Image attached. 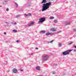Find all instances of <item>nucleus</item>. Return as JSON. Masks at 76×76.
Segmentation results:
<instances>
[{
	"label": "nucleus",
	"instance_id": "1",
	"mask_svg": "<svg viewBox=\"0 0 76 76\" xmlns=\"http://www.w3.org/2000/svg\"><path fill=\"white\" fill-rule=\"evenodd\" d=\"M46 0H42V1L41 2V4L44 3L43 4L42 6V12H44V11L47 10L48 9H49L50 6H52V4H51V2H49L48 3H47Z\"/></svg>",
	"mask_w": 76,
	"mask_h": 76
},
{
	"label": "nucleus",
	"instance_id": "2",
	"mask_svg": "<svg viewBox=\"0 0 76 76\" xmlns=\"http://www.w3.org/2000/svg\"><path fill=\"white\" fill-rule=\"evenodd\" d=\"M49 56L45 54L42 56V60L43 61H47L48 59Z\"/></svg>",
	"mask_w": 76,
	"mask_h": 76
},
{
	"label": "nucleus",
	"instance_id": "3",
	"mask_svg": "<svg viewBox=\"0 0 76 76\" xmlns=\"http://www.w3.org/2000/svg\"><path fill=\"white\" fill-rule=\"evenodd\" d=\"M73 50H69L67 51H65L63 52L62 53L63 56H66V55H68L69 54L70 52H71Z\"/></svg>",
	"mask_w": 76,
	"mask_h": 76
},
{
	"label": "nucleus",
	"instance_id": "4",
	"mask_svg": "<svg viewBox=\"0 0 76 76\" xmlns=\"http://www.w3.org/2000/svg\"><path fill=\"white\" fill-rule=\"evenodd\" d=\"M45 20V18H41L39 19V21L38 22V23H43L44 21Z\"/></svg>",
	"mask_w": 76,
	"mask_h": 76
},
{
	"label": "nucleus",
	"instance_id": "5",
	"mask_svg": "<svg viewBox=\"0 0 76 76\" xmlns=\"http://www.w3.org/2000/svg\"><path fill=\"white\" fill-rule=\"evenodd\" d=\"M31 5V3L30 2L26 4H25L24 5V7H26L27 6V7H29Z\"/></svg>",
	"mask_w": 76,
	"mask_h": 76
},
{
	"label": "nucleus",
	"instance_id": "6",
	"mask_svg": "<svg viewBox=\"0 0 76 76\" xmlns=\"http://www.w3.org/2000/svg\"><path fill=\"white\" fill-rule=\"evenodd\" d=\"M54 35L53 33L48 32L46 34V35L47 36H48V35Z\"/></svg>",
	"mask_w": 76,
	"mask_h": 76
},
{
	"label": "nucleus",
	"instance_id": "7",
	"mask_svg": "<svg viewBox=\"0 0 76 76\" xmlns=\"http://www.w3.org/2000/svg\"><path fill=\"white\" fill-rule=\"evenodd\" d=\"M34 23H35V22L34 21L32 22L31 23H30L28 24V26H31L33 25Z\"/></svg>",
	"mask_w": 76,
	"mask_h": 76
},
{
	"label": "nucleus",
	"instance_id": "8",
	"mask_svg": "<svg viewBox=\"0 0 76 76\" xmlns=\"http://www.w3.org/2000/svg\"><path fill=\"white\" fill-rule=\"evenodd\" d=\"M13 72L14 73H16L18 72V70L16 69H13Z\"/></svg>",
	"mask_w": 76,
	"mask_h": 76
},
{
	"label": "nucleus",
	"instance_id": "9",
	"mask_svg": "<svg viewBox=\"0 0 76 76\" xmlns=\"http://www.w3.org/2000/svg\"><path fill=\"white\" fill-rule=\"evenodd\" d=\"M67 43H68V45H71V44H73V42L69 41Z\"/></svg>",
	"mask_w": 76,
	"mask_h": 76
},
{
	"label": "nucleus",
	"instance_id": "10",
	"mask_svg": "<svg viewBox=\"0 0 76 76\" xmlns=\"http://www.w3.org/2000/svg\"><path fill=\"white\" fill-rule=\"evenodd\" d=\"M40 33H42V34H45V30L41 31H40Z\"/></svg>",
	"mask_w": 76,
	"mask_h": 76
},
{
	"label": "nucleus",
	"instance_id": "11",
	"mask_svg": "<svg viewBox=\"0 0 76 76\" xmlns=\"http://www.w3.org/2000/svg\"><path fill=\"white\" fill-rule=\"evenodd\" d=\"M18 4H17L16 3H15V7H16V8H18Z\"/></svg>",
	"mask_w": 76,
	"mask_h": 76
},
{
	"label": "nucleus",
	"instance_id": "12",
	"mask_svg": "<svg viewBox=\"0 0 76 76\" xmlns=\"http://www.w3.org/2000/svg\"><path fill=\"white\" fill-rule=\"evenodd\" d=\"M50 31H53V32H55V31H56V30L54 29V28H52L50 29Z\"/></svg>",
	"mask_w": 76,
	"mask_h": 76
},
{
	"label": "nucleus",
	"instance_id": "13",
	"mask_svg": "<svg viewBox=\"0 0 76 76\" xmlns=\"http://www.w3.org/2000/svg\"><path fill=\"white\" fill-rule=\"evenodd\" d=\"M7 1H5L3 2V4H7Z\"/></svg>",
	"mask_w": 76,
	"mask_h": 76
},
{
	"label": "nucleus",
	"instance_id": "14",
	"mask_svg": "<svg viewBox=\"0 0 76 76\" xmlns=\"http://www.w3.org/2000/svg\"><path fill=\"white\" fill-rule=\"evenodd\" d=\"M70 23L69 22H66L65 24L66 25H69Z\"/></svg>",
	"mask_w": 76,
	"mask_h": 76
},
{
	"label": "nucleus",
	"instance_id": "15",
	"mask_svg": "<svg viewBox=\"0 0 76 76\" xmlns=\"http://www.w3.org/2000/svg\"><path fill=\"white\" fill-rule=\"evenodd\" d=\"M36 69L37 70H39V66H37L36 67Z\"/></svg>",
	"mask_w": 76,
	"mask_h": 76
},
{
	"label": "nucleus",
	"instance_id": "16",
	"mask_svg": "<svg viewBox=\"0 0 76 76\" xmlns=\"http://www.w3.org/2000/svg\"><path fill=\"white\" fill-rule=\"evenodd\" d=\"M20 14L17 15H16V18H19V17H20Z\"/></svg>",
	"mask_w": 76,
	"mask_h": 76
},
{
	"label": "nucleus",
	"instance_id": "17",
	"mask_svg": "<svg viewBox=\"0 0 76 76\" xmlns=\"http://www.w3.org/2000/svg\"><path fill=\"white\" fill-rule=\"evenodd\" d=\"M13 32H17V30H15V29H14L13 30Z\"/></svg>",
	"mask_w": 76,
	"mask_h": 76
},
{
	"label": "nucleus",
	"instance_id": "18",
	"mask_svg": "<svg viewBox=\"0 0 76 76\" xmlns=\"http://www.w3.org/2000/svg\"><path fill=\"white\" fill-rule=\"evenodd\" d=\"M58 45L59 47H61V43H59Z\"/></svg>",
	"mask_w": 76,
	"mask_h": 76
},
{
	"label": "nucleus",
	"instance_id": "19",
	"mask_svg": "<svg viewBox=\"0 0 76 76\" xmlns=\"http://www.w3.org/2000/svg\"><path fill=\"white\" fill-rule=\"evenodd\" d=\"M54 18V17H50V19H53Z\"/></svg>",
	"mask_w": 76,
	"mask_h": 76
},
{
	"label": "nucleus",
	"instance_id": "20",
	"mask_svg": "<svg viewBox=\"0 0 76 76\" xmlns=\"http://www.w3.org/2000/svg\"><path fill=\"white\" fill-rule=\"evenodd\" d=\"M52 74L53 75H54L55 74H56V72H55V71L52 72Z\"/></svg>",
	"mask_w": 76,
	"mask_h": 76
},
{
	"label": "nucleus",
	"instance_id": "21",
	"mask_svg": "<svg viewBox=\"0 0 76 76\" xmlns=\"http://www.w3.org/2000/svg\"><path fill=\"white\" fill-rule=\"evenodd\" d=\"M28 16H31V13H28Z\"/></svg>",
	"mask_w": 76,
	"mask_h": 76
},
{
	"label": "nucleus",
	"instance_id": "22",
	"mask_svg": "<svg viewBox=\"0 0 76 76\" xmlns=\"http://www.w3.org/2000/svg\"><path fill=\"white\" fill-rule=\"evenodd\" d=\"M24 15L25 16H28V15H27L26 14H25Z\"/></svg>",
	"mask_w": 76,
	"mask_h": 76
},
{
	"label": "nucleus",
	"instance_id": "23",
	"mask_svg": "<svg viewBox=\"0 0 76 76\" xmlns=\"http://www.w3.org/2000/svg\"><path fill=\"white\" fill-rule=\"evenodd\" d=\"M54 22H55V23H57V20H55L54 21Z\"/></svg>",
	"mask_w": 76,
	"mask_h": 76
},
{
	"label": "nucleus",
	"instance_id": "24",
	"mask_svg": "<svg viewBox=\"0 0 76 76\" xmlns=\"http://www.w3.org/2000/svg\"><path fill=\"white\" fill-rule=\"evenodd\" d=\"M53 41H54V40H52L51 41H50V43H51V42H53Z\"/></svg>",
	"mask_w": 76,
	"mask_h": 76
},
{
	"label": "nucleus",
	"instance_id": "25",
	"mask_svg": "<svg viewBox=\"0 0 76 76\" xmlns=\"http://www.w3.org/2000/svg\"><path fill=\"white\" fill-rule=\"evenodd\" d=\"M73 30L74 31H76V28H74Z\"/></svg>",
	"mask_w": 76,
	"mask_h": 76
},
{
	"label": "nucleus",
	"instance_id": "26",
	"mask_svg": "<svg viewBox=\"0 0 76 76\" xmlns=\"http://www.w3.org/2000/svg\"><path fill=\"white\" fill-rule=\"evenodd\" d=\"M9 8H7L6 10V11H9Z\"/></svg>",
	"mask_w": 76,
	"mask_h": 76
},
{
	"label": "nucleus",
	"instance_id": "27",
	"mask_svg": "<svg viewBox=\"0 0 76 76\" xmlns=\"http://www.w3.org/2000/svg\"><path fill=\"white\" fill-rule=\"evenodd\" d=\"M61 32V31H59L57 32V33L58 34H59V33H60V32Z\"/></svg>",
	"mask_w": 76,
	"mask_h": 76
},
{
	"label": "nucleus",
	"instance_id": "28",
	"mask_svg": "<svg viewBox=\"0 0 76 76\" xmlns=\"http://www.w3.org/2000/svg\"><path fill=\"white\" fill-rule=\"evenodd\" d=\"M20 72H23V69H22L20 70Z\"/></svg>",
	"mask_w": 76,
	"mask_h": 76
},
{
	"label": "nucleus",
	"instance_id": "29",
	"mask_svg": "<svg viewBox=\"0 0 76 76\" xmlns=\"http://www.w3.org/2000/svg\"><path fill=\"white\" fill-rule=\"evenodd\" d=\"M16 42L18 43V42H19V40H17Z\"/></svg>",
	"mask_w": 76,
	"mask_h": 76
},
{
	"label": "nucleus",
	"instance_id": "30",
	"mask_svg": "<svg viewBox=\"0 0 76 76\" xmlns=\"http://www.w3.org/2000/svg\"><path fill=\"white\" fill-rule=\"evenodd\" d=\"M36 50H38V48H36Z\"/></svg>",
	"mask_w": 76,
	"mask_h": 76
},
{
	"label": "nucleus",
	"instance_id": "31",
	"mask_svg": "<svg viewBox=\"0 0 76 76\" xmlns=\"http://www.w3.org/2000/svg\"><path fill=\"white\" fill-rule=\"evenodd\" d=\"M4 35H6V32H4Z\"/></svg>",
	"mask_w": 76,
	"mask_h": 76
},
{
	"label": "nucleus",
	"instance_id": "32",
	"mask_svg": "<svg viewBox=\"0 0 76 76\" xmlns=\"http://www.w3.org/2000/svg\"><path fill=\"white\" fill-rule=\"evenodd\" d=\"M74 47L76 48V46H74Z\"/></svg>",
	"mask_w": 76,
	"mask_h": 76
},
{
	"label": "nucleus",
	"instance_id": "33",
	"mask_svg": "<svg viewBox=\"0 0 76 76\" xmlns=\"http://www.w3.org/2000/svg\"><path fill=\"white\" fill-rule=\"evenodd\" d=\"M63 75H66V74L65 73H64L63 74Z\"/></svg>",
	"mask_w": 76,
	"mask_h": 76
},
{
	"label": "nucleus",
	"instance_id": "34",
	"mask_svg": "<svg viewBox=\"0 0 76 76\" xmlns=\"http://www.w3.org/2000/svg\"><path fill=\"white\" fill-rule=\"evenodd\" d=\"M5 42H6V43H7L8 42V41H6Z\"/></svg>",
	"mask_w": 76,
	"mask_h": 76
},
{
	"label": "nucleus",
	"instance_id": "35",
	"mask_svg": "<svg viewBox=\"0 0 76 76\" xmlns=\"http://www.w3.org/2000/svg\"><path fill=\"white\" fill-rule=\"evenodd\" d=\"M6 63H8V61H5Z\"/></svg>",
	"mask_w": 76,
	"mask_h": 76
},
{
	"label": "nucleus",
	"instance_id": "36",
	"mask_svg": "<svg viewBox=\"0 0 76 76\" xmlns=\"http://www.w3.org/2000/svg\"><path fill=\"white\" fill-rule=\"evenodd\" d=\"M76 50H74V52H76Z\"/></svg>",
	"mask_w": 76,
	"mask_h": 76
},
{
	"label": "nucleus",
	"instance_id": "37",
	"mask_svg": "<svg viewBox=\"0 0 76 76\" xmlns=\"http://www.w3.org/2000/svg\"><path fill=\"white\" fill-rule=\"evenodd\" d=\"M14 24L15 25H16V23H15Z\"/></svg>",
	"mask_w": 76,
	"mask_h": 76
},
{
	"label": "nucleus",
	"instance_id": "38",
	"mask_svg": "<svg viewBox=\"0 0 76 76\" xmlns=\"http://www.w3.org/2000/svg\"><path fill=\"white\" fill-rule=\"evenodd\" d=\"M31 54V55H33V53H31V54Z\"/></svg>",
	"mask_w": 76,
	"mask_h": 76
},
{
	"label": "nucleus",
	"instance_id": "39",
	"mask_svg": "<svg viewBox=\"0 0 76 76\" xmlns=\"http://www.w3.org/2000/svg\"><path fill=\"white\" fill-rule=\"evenodd\" d=\"M1 7V6H0V7Z\"/></svg>",
	"mask_w": 76,
	"mask_h": 76
},
{
	"label": "nucleus",
	"instance_id": "40",
	"mask_svg": "<svg viewBox=\"0 0 76 76\" xmlns=\"http://www.w3.org/2000/svg\"><path fill=\"white\" fill-rule=\"evenodd\" d=\"M55 66H57V64H56V65H55Z\"/></svg>",
	"mask_w": 76,
	"mask_h": 76
},
{
	"label": "nucleus",
	"instance_id": "41",
	"mask_svg": "<svg viewBox=\"0 0 76 76\" xmlns=\"http://www.w3.org/2000/svg\"><path fill=\"white\" fill-rule=\"evenodd\" d=\"M9 72V71H8V72Z\"/></svg>",
	"mask_w": 76,
	"mask_h": 76
}]
</instances>
